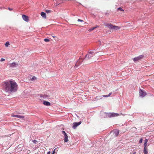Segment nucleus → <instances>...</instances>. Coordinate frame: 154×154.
<instances>
[{"label": "nucleus", "mask_w": 154, "mask_h": 154, "mask_svg": "<svg viewBox=\"0 0 154 154\" xmlns=\"http://www.w3.org/2000/svg\"><path fill=\"white\" fill-rule=\"evenodd\" d=\"M2 89L6 92H14L18 89L17 83L14 80H8L2 83Z\"/></svg>", "instance_id": "1"}, {"label": "nucleus", "mask_w": 154, "mask_h": 154, "mask_svg": "<svg viewBox=\"0 0 154 154\" xmlns=\"http://www.w3.org/2000/svg\"><path fill=\"white\" fill-rule=\"evenodd\" d=\"M94 54V52L93 51H88V54H86L85 56V58L83 60L82 58H80L79 60L77 62V63L75 64V67H77L79 65H80L82 62L84 61H85L86 60H88L90 59L91 57H92L93 56V55Z\"/></svg>", "instance_id": "2"}, {"label": "nucleus", "mask_w": 154, "mask_h": 154, "mask_svg": "<svg viewBox=\"0 0 154 154\" xmlns=\"http://www.w3.org/2000/svg\"><path fill=\"white\" fill-rule=\"evenodd\" d=\"M119 115V114L115 113H109L107 114V116L109 117H114L117 116Z\"/></svg>", "instance_id": "3"}, {"label": "nucleus", "mask_w": 154, "mask_h": 154, "mask_svg": "<svg viewBox=\"0 0 154 154\" xmlns=\"http://www.w3.org/2000/svg\"><path fill=\"white\" fill-rule=\"evenodd\" d=\"M62 133L64 135V142H67L68 141V136L67 134L64 131H62Z\"/></svg>", "instance_id": "4"}, {"label": "nucleus", "mask_w": 154, "mask_h": 154, "mask_svg": "<svg viewBox=\"0 0 154 154\" xmlns=\"http://www.w3.org/2000/svg\"><path fill=\"white\" fill-rule=\"evenodd\" d=\"M143 57V55H140L139 56L135 57L133 59V60L134 62L138 61L140 60Z\"/></svg>", "instance_id": "5"}, {"label": "nucleus", "mask_w": 154, "mask_h": 154, "mask_svg": "<svg viewBox=\"0 0 154 154\" xmlns=\"http://www.w3.org/2000/svg\"><path fill=\"white\" fill-rule=\"evenodd\" d=\"M140 96L142 97H144L146 94V93L143 91L141 89H140Z\"/></svg>", "instance_id": "6"}, {"label": "nucleus", "mask_w": 154, "mask_h": 154, "mask_svg": "<svg viewBox=\"0 0 154 154\" xmlns=\"http://www.w3.org/2000/svg\"><path fill=\"white\" fill-rule=\"evenodd\" d=\"M113 133L114 136L117 137L119 134V131L118 129H115L113 131Z\"/></svg>", "instance_id": "7"}, {"label": "nucleus", "mask_w": 154, "mask_h": 154, "mask_svg": "<svg viewBox=\"0 0 154 154\" xmlns=\"http://www.w3.org/2000/svg\"><path fill=\"white\" fill-rule=\"evenodd\" d=\"M81 122L80 121L79 122H74L73 123V126H72L73 128L74 129L76 128V127L79 125L81 123Z\"/></svg>", "instance_id": "8"}, {"label": "nucleus", "mask_w": 154, "mask_h": 154, "mask_svg": "<svg viewBox=\"0 0 154 154\" xmlns=\"http://www.w3.org/2000/svg\"><path fill=\"white\" fill-rule=\"evenodd\" d=\"M22 17L23 20L26 21L28 22L29 21V18L28 16L25 15H23Z\"/></svg>", "instance_id": "9"}, {"label": "nucleus", "mask_w": 154, "mask_h": 154, "mask_svg": "<svg viewBox=\"0 0 154 154\" xmlns=\"http://www.w3.org/2000/svg\"><path fill=\"white\" fill-rule=\"evenodd\" d=\"M105 25L108 27L109 29H112V26H113L112 24L110 23H106Z\"/></svg>", "instance_id": "10"}, {"label": "nucleus", "mask_w": 154, "mask_h": 154, "mask_svg": "<svg viewBox=\"0 0 154 154\" xmlns=\"http://www.w3.org/2000/svg\"><path fill=\"white\" fill-rule=\"evenodd\" d=\"M10 67H15L17 66L18 64L17 63L14 62L10 64Z\"/></svg>", "instance_id": "11"}, {"label": "nucleus", "mask_w": 154, "mask_h": 154, "mask_svg": "<svg viewBox=\"0 0 154 154\" xmlns=\"http://www.w3.org/2000/svg\"><path fill=\"white\" fill-rule=\"evenodd\" d=\"M120 27L118 26L113 25L112 29L117 30L119 29Z\"/></svg>", "instance_id": "12"}, {"label": "nucleus", "mask_w": 154, "mask_h": 154, "mask_svg": "<svg viewBox=\"0 0 154 154\" xmlns=\"http://www.w3.org/2000/svg\"><path fill=\"white\" fill-rule=\"evenodd\" d=\"M41 15L43 18H46V15L45 13L44 12H42L41 13Z\"/></svg>", "instance_id": "13"}, {"label": "nucleus", "mask_w": 154, "mask_h": 154, "mask_svg": "<svg viewBox=\"0 0 154 154\" xmlns=\"http://www.w3.org/2000/svg\"><path fill=\"white\" fill-rule=\"evenodd\" d=\"M43 103L45 105L47 106H50V103L48 101H45Z\"/></svg>", "instance_id": "14"}, {"label": "nucleus", "mask_w": 154, "mask_h": 154, "mask_svg": "<svg viewBox=\"0 0 154 154\" xmlns=\"http://www.w3.org/2000/svg\"><path fill=\"white\" fill-rule=\"evenodd\" d=\"M143 152L144 154H148V151L146 148H144Z\"/></svg>", "instance_id": "15"}, {"label": "nucleus", "mask_w": 154, "mask_h": 154, "mask_svg": "<svg viewBox=\"0 0 154 154\" xmlns=\"http://www.w3.org/2000/svg\"><path fill=\"white\" fill-rule=\"evenodd\" d=\"M98 27V26L97 25L96 26L94 27L93 28H92L91 29H90L89 31H90V32H91L93 30H94V29H95V28Z\"/></svg>", "instance_id": "16"}, {"label": "nucleus", "mask_w": 154, "mask_h": 154, "mask_svg": "<svg viewBox=\"0 0 154 154\" xmlns=\"http://www.w3.org/2000/svg\"><path fill=\"white\" fill-rule=\"evenodd\" d=\"M112 93H110L108 95H103L101 97H109L110 95L112 94Z\"/></svg>", "instance_id": "17"}, {"label": "nucleus", "mask_w": 154, "mask_h": 154, "mask_svg": "<svg viewBox=\"0 0 154 154\" xmlns=\"http://www.w3.org/2000/svg\"><path fill=\"white\" fill-rule=\"evenodd\" d=\"M24 116H20L18 115V116L17 118H19L20 119H23L24 118Z\"/></svg>", "instance_id": "18"}, {"label": "nucleus", "mask_w": 154, "mask_h": 154, "mask_svg": "<svg viewBox=\"0 0 154 154\" xmlns=\"http://www.w3.org/2000/svg\"><path fill=\"white\" fill-rule=\"evenodd\" d=\"M102 97H97L95 98V100H98L102 99Z\"/></svg>", "instance_id": "19"}, {"label": "nucleus", "mask_w": 154, "mask_h": 154, "mask_svg": "<svg viewBox=\"0 0 154 154\" xmlns=\"http://www.w3.org/2000/svg\"><path fill=\"white\" fill-rule=\"evenodd\" d=\"M10 45V44L8 42H7L5 44V46L6 47H8Z\"/></svg>", "instance_id": "20"}, {"label": "nucleus", "mask_w": 154, "mask_h": 154, "mask_svg": "<svg viewBox=\"0 0 154 154\" xmlns=\"http://www.w3.org/2000/svg\"><path fill=\"white\" fill-rule=\"evenodd\" d=\"M45 12L47 13H49L51 12V10H46L45 11Z\"/></svg>", "instance_id": "21"}, {"label": "nucleus", "mask_w": 154, "mask_h": 154, "mask_svg": "<svg viewBox=\"0 0 154 154\" xmlns=\"http://www.w3.org/2000/svg\"><path fill=\"white\" fill-rule=\"evenodd\" d=\"M118 10H120L121 11H124V10L122 9L121 8H119L117 9Z\"/></svg>", "instance_id": "22"}, {"label": "nucleus", "mask_w": 154, "mask_h": 154, "mask_svg": "<svg viewBox=\"0 0 154 154\" xmlns=\"http://www.w3.org/2000/svg\"><path fill=\"white\" fill-rule=\"evenodd\" d=\"M32 142H33V143H34L35 144H36L38 143L37 141V140H32Z\"/></svg>", "instance_id": "23"}, {"label": "nucleus", "mask_w": 154, "mask_h": 154, "mask_svg": "<svg viewBox=\"0 0 154 154\" xmlns=\"http://www.w3.org/2000/svg\"><path fill=\"white\" fill-rule=\"evenodd\" d=\"M44 40L45 42H48L50 41V39H44Z\"/></svg>", "instance_id": "24"}, {"label": "nucleus", "mask_w": 154, "mask_h": 154, "mask_svg": "<svg viewBox=\"0 0 154 154\" xmlns=\"http://www.w3.org/2000/svg\"><path fill=\"white\" fill-rule=\"evenodd\" d=\"M142 141H143L142 138L140 139L139 141V143H141L142 142Z\"/></svg>", "instance_id": "25"}, {"label": "nucleus", "mask_w": 154, "mask_h": 154, "mask_svg": "<svg viewBox=\"0 0 154 154\" xmlns=\"http://www.w3.org/2000/svg\"><path fill=\"white\" fill-rule=\"evenodd\" d=\"M78 22H84L83 20H81L80 19H78Z\"/></svg>", "instance_id": "26"}, {"label": "nucleus", "mask_w": 154, "mask_h": 154, "mask_svg": "<svg viewBox=\"0 0 154 154\" xmlns=\"http://www.w3.org/2000/svg\"><path fill=\"white\" fill-rule=\"evenodd\" d=\"M11 116L14 117H17L18 115H12Z\"/></svg>", "instance_id": "27"}, {"label": "nucleus", "mask_w": 154, "mask_h": 154, "mask_svg": "<svg viewBox=\"0 0 154 154\" xmlns=\"http://www.w3.org/2000/svg\"><path fill=\"white\" fill-rule=\"evenodd\" d=\"M55 149H54V150L52 154H55Z\"/></svg>", "instance_id": "28"}, {"label": "nucleus", "mask_w": 154, "mask_h": 154, "mask_svg": "<svg viewBox=\"0 0 154 154\" xmlns=\"http://www.w3.org/2000/svg\"><path fill=\"white\" fill-rule=\"evenodd\" d=\"M147 146V143H144V148H146Z\"/></svg>", "instance_id": "29"}, {"label": "nucleus", "mask_w": 154, "mask_h": 154, "mask_svg": "<svg viewBox=\"0 0 154 154\" xmlns=\"http://www.w3.org/2000/svg\"><path fill=\"white\" fill-rule=\"evenodd\" d=\"M5 60V59L4 58H1V60H0V61L2 62H3V61H4Z\"/></svg>", "instance_id": "30"}, {"label": "nucleus", "mask_w": 154, "mask_h": 154, "mask_svg": "<svg viewBox=\"0 0 154 154\" xmlns=\"http://www.w3.org/2000/svg\"><path fill=\"white\" fill-rule=\"evenodd\" d=\"M148 140L147 139H146L145 140V141H144V143H147V142H148Z\"/></svg>", "instance_id": "31"}, {"label": "nucleus", "mask_w": 154, "mask_h": 154, "mask_svg": "<svg viewBox=\"0 0 154 154\" xmlns=\"http://www.w3.org/2000/svg\"><path fill=\"white\" fill-rule=\"evenodd\" d=\"M8 9L10 11H12L13 10V9L12 8H8Z\"/></svg>", "instance_id": "32"}, {"label": "nucleus", "mask_w": 154, "mask_h": 154, "mask_svg": "<svg viewBox=\"0 0 154 154\" xmlns=\"http://www.w3.org/2000/svg\"><path fill=\"white\" fill-rule=\"evenodd\" d=\"M36 79V78L34 76L32 77V80H34Z\"/></svg>", "instance_id": "33"}, {"label": "nucleus", "mask_w": 154, "mask_h": 154, "mask_svg": "<svg viewBox=\"0 0 154 154\" xmlns=\"http://www.w3.org/2000/svg\"><path fill=\"white\" fill-rule=\"evenodd\" d=\"M51 152L50 151H49L47 152V154H50Z\"/></svg>", "instance_id": "34"}, {"label": "nucleus", "mask_w": 154, "mask_h": 154, "mask_svg": "<svg viewBox=\"0 0 154 154\" xmlns=\"http://www.w3.org/2000/svg\"><path fill=\"white\" fill-rule=\"evenodd\" d=\"M51 36H52V37L53 38H54L56 37V36H54L51 35Z\"/></svg>", "instance_id": "35"}, {"label": "nucleus", "mask_w": 154, "mask_h": 154, "mask_svg": "<svg viewBox=\"0 0 154 154\" xmlns=\"http://www.w3.org/2000/svg\"><path fill=\"white\" fill-rule=\"evenodd\" d=\"M27 91H24V93H26V94H27Z\"/></svg>", "instance_id": "36"}, {"label": "nucleus", "mask_w": 154, "mask_h": 154, "mask_svg": "<svg viewBox=\"0 0 154 154\" xmlns=\"http://www.w3.org/2000/svg\"><path fill=\"white\" fill-rule=\"evenodd\" d=\"M48 38H51V37L50 36V37H48Z\"/></svg>", "instance_id": "37"}, {"label": "nucleus", "mask_w": 154, "mask_h": 154, "mask_svg": "<svg viewBox=\"0 0 154 154\" xmlns=\"http://www.w3.org/2000/svg\"><path fill=\"white\" fill-rule=\"evenodd\" d=\"M133 154H135V152Z\"/></svg>", "instance_id": "38"}]
</instances>
